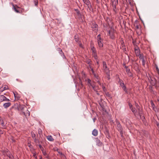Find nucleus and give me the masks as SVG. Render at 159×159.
<instances>
[{
	"label": "nucleus",
	"mask_w": 159,
	"mask_h": 159,
	"mask_svg": "<svg viewBox=\"0 0 159 159\" xmlns=\"http://www.w3.org/2000/svg\"><path fill=\"white\" fill-rule=\"evenodd\" d=\"M116 79L118 83L120 84V86L123 89H125L126 86L125 85L124 82L122 80H121L119 77L118 75H116Z\"/></svg>",
	"instance_id": "nucleus-1"
},
{
	"label": "nucleus",
	"mask_w": 159,
	"mask_h": 159,
	"mask_svg": "<svg viewBox=\"0 0 159 159\" xmlns=\"http://www.w3.org/2000/svg\"><path fill=\"white\" fill-rule=\"evenodd\" d=\"M92 30L93 32L97 33L98 30V25L95 22H93L91 25Z\"/></svg>",
	"instance_id": "nucleus-2"
},
{
	"label": "nucleus",
	"mask_w": 159,
	"mask_h": 159,
	"mask_svg": "<svg viewBox=\"0 0 159 159\" xmlns=\"http://www.w3.org/2000/svg\"><path fill=\"white\" fill-rule=\"evenodd\" d=\"M97 39L99 47L102 48L103 47V40L101 37L100 34H99L97 36Z\"/></svg>",
	"instance_id": "nucleus-3"
},
{
	"label": "nucleus",
	"mask_w": 159,
	"mask_h": 159,
	"mask_svg": "<svg viewBox=\"0 0 159 159\" xmlns=\"http://www.w3.org/2000/svg\"><path fill=\"white\" fill-rule=\"evenodd\" d=\"M85 81L87 82V84L89 86V88L90 89H94V83L93 81H92L89 79H86Z\"/></svg>",
	"instance_id": "nucleus-4"
},
{
	"label": "nucleus",
	"mask_w": 159,
	"mask_h": 159,
	"mask_svg": "<svg viewBox=\"0 0 159 159\" xmlns=\"http://www.w3.org/2000/svg\"><path fill=\"white\" fill-rule=\"evenodd\" d=\"M117 126L118 130L120 132V134L121 135V137H122L123 136V129L120 123H118L117 124Z\"/></svg>",
	"instance_id": "nucleus-5"
},
{
	"label": "nucleus",
	"mask_w": 159,
	"mask_h": 159,
	"mask_svg": "<svg viewBox=\"0 0 159 159\" xmlns=\"http://www.w3.org/2000/svg\"><path fill=\"white\" fill-rule=\"evenodd\" d=\"M115 32L116 31L113 29H111L108 31V33L111 39H115V36L114 34Z\"/></svg>",
	"instance_id": "nucleus-6"
},
{
	"label": "nucleus",
	"mask_w": 159,
	"mask_h": 159,
	"mask_svg": "<svg viewBox=\"0 0 159 159\" xmlns=\"http://www.w3.org/2000/svg\"><path fill=\"white\" fill-rule=\"evenodd\" d=\"M148 79L151 84L152 85H154L156 83V80L154 78L152 77H149Z\"/></svg>",
	"instance_id": "nucleus-7"
},
{
	"label": "nucleus",
	"mask_w": 159,
	"mask_h": 159,
	"mask_svg": "<svg viewBox=\"0 0 159 159\" xmlns=\"http://www.w3.org/2000/svg\"><path fill=\"white\" fill-rule=\"evenodd\" d=\"M13 93L15 99L16 100H19L21 97V94L16 91L13 92Z\"/></svg>",
	"instance_id": "nucleus-8"
},
{
	"label": "nucleus",
	"mask_w": 159,
	"mask_h": 159,
	"mask_svg": "<svg viewBox=\"0 0 159 159\" xmlns=\"http://www.w3.org/2000/svg\"><path fill=\"white\" fill-rule=\"evenodd\" d=\"M135 106L137 107V108L138 109V115H139L140 117H141V116H143V117H144L143 116L142 112L140 110L138 105L137 104H135Z\"/></svg>",
	"instance_id": "nucleus-9"
},
{
	"label": "nucleus",
	"mask_w": 159,
	"mask_h": 159,
	"mask_svg": "<svg viewBox=\"0 0 159 159\" xmlns=\"http://www.w3.org/2000/svg\"><path fill=\"white\" fill-rule=\"evenodd\" d=\"M135 52L136 56L137 57H139L140 54V49L138 47H137V48H135Z\"/></svg>",
	"instance_id": "nucleus-10"
},
{
	"label": "nucleus",
	"mask_w": 159,
	"mask_h": 159,
	"mask_svg": "<svg viewBox=\"0 0 159 159\" xmlns=\"http://www.w3.org/2000/svg\"><path fill=\"white\" fill-rule=\"evenodd\" d=\"M94 75V77L96 78V81L98 83V84L100 85H101V83L99 81V76L97 75L95 73L93 75Z\"/></svg>",
	"instance_id": "nucleus-11"
},
{
	"label": "nucleus",
	"mask_w": 159,
	"mask_h": 159,
	"mask_svg": "<svg viewBox=\"0 0 159 159\" xmlns=\"http://www.w3.org/2000/svg\"><path fill=\"white\" fill-rule=\"evenodd\" d=\"M12 5L14 10L17 13H20L19 11L17 9V8H19L18 6L16 5H14L13 4H12Z\"/></svg>",
	"instance_id": "nucleus-12"
},
{
	"label": "nucleus",
	"mask_w": 159,
	"mask_h": 159,
	"mask_svg": "<svg viewBox=\"0 0 159 159\" xmlns=\"http://www.w3.org/2000/svg\"><path fill=\"white\" fill-rule=\"evenodd\" d=\"M11 104L10 102L5 103L3 104V106L5 108H7L8 107H9Z\"/></svg>",
	"instance_id": "nucleus-13"
},
{
	"label": "nucleus",
	"mask_w": 159,
	"mask_h": 159,
	"mask_svg": "<svg viewBox=\"0 0 159 159\" xmlns=\"http://www.w3.org/2000/svg\"><path fill=\"white\" fill-rule=\"evenodd\" d=\"M130 109L132 111V112L135 116L136 115H138V113L137 114V111L136 109L134 108H133V107H130Z\"/></svg>",
	"instance_id": "nucleus-14"
},
{
	"label": "nucleus",
	"mask_w": 159,
	"mask_h": 159,
	"mask_svg": "<svg viewBox=\"0 0 159 159\" xmlns=\"http://www.w3.org/2000/svg\"><path fill=\"white\" fill-rule=\"evenodd\" d=\"M96 143L97 145L99 146H101L102 145V143L98 139V138H97L96 140Z\"/></svg>",
	"instance_id": "nucleus-15"
},
{
	"label": "nucleus",
	"mask_w": 159,
	"mask_h": 159,
	"mask_svg": "<svg viewBox=\"0 0 159 159\" xmlns=\"http://www.w3.org/2000/svg\"><path fill=\"white\" fill-rule=\"evenodd\" d=\"M58 51L59 52V53L61 54V56L63 58H65V56L64 53L62 52L61 49L60 48H59L58 49Z\"/></svg>",
	"instance_id": "nucleus-16"
},
{
	"label": "nucleus",
	"mask_w": 159,
	"mask_h": 159,
	"mask_svg": "<svg viewBox=\"0 0 159 159\" xmlns=\"http://www.w3.org/2000/svg\"><path fill=\"white\" fill-rule=\"evenodd\" d=\"M47 139L50 141L53 142L54 141V139L53 138L51 135H48L46 136Z\"/></svg>",
	"instance_id": "nucleus-17"
},
{
	"label": "nucleus",
	"mask_w": 159,
	"mask_h": 159,
	"mask_svg": "<svg viewBox=\"0 0 159 159\" xmlns=\"http://www.w3.org/2000/svg\"><path fill=\"white\" fill-rule=\"evenodd\" d=\"M91 50L92 52V54L97 53V51L96 48L93 46H91Z\"/></svg>",
	"instance_id": "nucleus-18"
},
{
	"label": "nucleus",
	"mask_w": 159,
	"mask_h": 159,
	"mask_svg": "<svg viewBox=\"0 0 159 159\" xmlns=\"http://www.w3.org/2000/svg\"><path fill=\"white\" fill-rule=\"evenodd\" d=\"M23 113L26 117L29 116H30V112L27 110L25 111V112H23Z\"/></svg>",
	"instance_id": "nucleus-19"
},
{
	"label": "nucleus",
	"mask_w": 159,
	"mask_h": 159,
	"mask_svg": "<svg viewBox=\"0 0 159 159\" xmlns=\"http://www.w3.org/2000/svg\"><path fill=\"white\" fill-rule=\"evenodd\" d=\"M98 134V130L94 129L92 131V134L94 136H96Z\"/></svg>",
	"instance_id": "nucleus-20"
},
{
	"label": "nucleus",
	"mask_w": 159,
	"mask_h": 159,
	"mask_svg": "<svg viewBox=\"0 0 159 159\" xmlns=\"http://www.w3.org/2000/svg\"><path fill=\"white\" fill-rule=\"evenodd\" d=\"M0 124H1L2 125V129H5L6 127V125L3 122V120H2L0 122Z\"/></svg>",
	"instance_id": "nucleus-21"
},
{
	"label": "nucleus",
	"mask_w": 159,
	"mask_h": 159,
	"mask_svg": "<svg viewBox=\"0 0 159 159\" xmlns=\"http://www.w3.org/2000/svg\"><path fill=\"white\" fill-rule=\"evenodd\" d=\"M37 135L38 137H39V138H36L34 139V142L36 144V146H37V145H37V142L40 139V137H38V134H37Z\"/></svg>",
	"instance_id": "nucleus-22"
},
{
	"label": "nucleus",
	"mask_w": 159,
	"mask_h": 159,
	"mask_svg": "<svg viewBox=\"0 0 159 159\" xmlns=\"http://www.w3.org/2000/svg\"><path fill=\"white\" fill-rule=\"evenodd\" d=\"M42 153L43 155L46 158H47L48 159H50V157L49 155L45 151L44 152H43Z\"/></svg>",
	"instance_id": "nucleus-23"
},
{
	"label": "nucleus",
	"mask_w": 159,
	"mask_h": 159,
	"mask_svg": "<svg viewBox=\"0 0 159 159\" xmlns=\"http://www.w3.org/2000/svg\"><path fill=\"white\" fill-rule=\"evenodd\" d=\"M2 89H9V88L8 86L6 85H3L1 88Z\"/></svg>",
	"instance_id": "nucleus-24"
},
{
	"label": "nucleus",
	"mask_w": 159,
	"mask_h": 159,
	"mask_svg": "<svg viewBox=\"0 0 159 159\" xmlns=\"http://www.w3.org/2000/svg\"><path fill=\"white\" fill-rule=\"evenodd\" d=\"M83 1L87 5H88V4H89L90 3L89 0H83Z\"/></svg>",
	"instance_id": "nucleus-25"
},
{
	"label": "nucleus",
	"mask_w": 159,
	"mask_h": 159,
	"mask_svg": "<svg viewBox=\"0 0 159 159\" xmlns=\"http://www.w3.org/2000/svg\"><path fill=\"white\" fill-rule=\"evenodd\" d=\"M103 67L105 70H106L107 68L106 63L105 61H103L102 62Z\"/></svg>",
	"instance_id": "nucleus-26"
},
{
	"label": "nucleus",
	"mask_w": 159,
	"mask_h": 159,
	"mask_svg": "<svg viewBox=\"0 0 159 159\" xmlns=\"http://www.w3.org/2000/svg\"><path fill=\"white\" fill-rule=\"evenodd\" d=\"M120 48L124 52H126L127 50L125 48V45L121 46Z\"/></svg>",
	"instance_id": "nucleus-27"
},
{
	"label": "nucleus",
	"mask_w": 159,
	"mask_h": 159,
	"mask_svg": "<svg viewBox=\"0 0 159 159\" xmlns=\"http://www.w3.org/2000/svg\"><path fill=\"white\" fill-rule=\"evenodd\" d=\"M98 103H99V105L103 109H104V105L102 103V101L101 100L99 101H98Z\"/></svg>",
	"instance_id": "nucleus-28"
},
{
	"label": "nucleus",
	"mask_w": 159,
	"mask_h": 159,
	"mask_svg": "<svg viewBox=\"0 0 159 159\" xmlns=\"http://www.w3.org/2000/svg\"><path fill=\"white\" fill-rule=\"evenodd\" d=\"M87 6L90 11H91V10L92 11H93V9L92 7V6L91 4L90 3H89V4H88V5H87Z\"/></svg>",
	"instance_id": "nucleus-29"
},
{
	"label": "nucleus",
	"mask_w": 159,
	"mask_h": 159,
	"mask_svg": "<svg viewBox=\"0 0 159 159\" xmlns=\"http://www.w3.org/2000/svg\"><path fill=\"white\" fill-rule=\"evenodd\" d=\"M31 135H32V138H33V139L34 138H36V135L35 134H34V132H33L32 131L31 132Z\"/></svg>",
	"instance_id": "nucleus-30"
},
{
	"label": "nucleus",
	"mask_w": 159,
	"mask_h": 159,
	"mask_svg": "<svg viewBox=\"0 0 159 159\" xmlns=\"http://www.w3.org/2000/svg\"><path fill=\"white\" fill-rule=\"evenodd\" d=\"M74 39L76 42L78 43L80 42L79 41V38L77 36H75Z\"/></svg>",
	"instance_id": "nucleus-31"
},
{
	"label": "nucleus",
	"mask_w": 159,
	"mask_h": 159,
	"mask_svg": "<svg viewBox=\"0 0 159 159\" xmlns=\"http://www.w3.org/2000/svg\"><path fill=\"white\" fill-rule=\"evenodd\" d=\"M4 96L2 95L0 96V101L2 102L4 101Z\"/></svg>",
	"instance_id": "nucleus-32"
},
{
	"label": "nucleus",
	"mask_w": 159,
	"mask_h": 159,
	"mask_svg": "<svg viewBox=\"0 0 159 159\" xmlns=\"http://www.w3.org/2000/svg\"><path fill=\"white\" fill-rule=\"evenodd\" d=\"M105 95L107 97L109 98H111V95L109 93L105 92Z\"/></svg>",
	"instance_id": "nucleus-33"
},
{
	"label": "nucleus",
	"mask_w": 159,
	"mask_h": 159,
	"mask_svg": "<svg viewBox=\"0 0 159 159\" xmlns=\"http://www.w3.org/2000/svg\"><path fill=\"white\" fill-rule=\"evenodd\" d=\"M150 102H151V106H152V109H154V108L155 107V104H154V103H153V101L152 100H151L150 101Z\"/></svg>",
	"instance_id": "nucleus-34"
},
{
	"label": "nucleus",
	"mask_w": 159,
	"mask_h": 159,
	"mask_svg": "<svg viewBox=\"0 0 159 159\" xmlns=\"http://www.w3.org/2000/svg\"><path fill=\"white\" fill-rule=\"evenodd\" d=\"M58 149H57V151L58 153L61 156V157H65V155L63 154L62 152L59 151H58Z\"/></svg>",
	"instance_id": "nucleus-35"
},
{
	"label": "nucleus",
	"mask_w": 159,
	"mask_h": 159,
	"mask_svg": "<svg viewBox=\"0 0 159 159\" xmlns=\"http://www.w3.org/2000/svg\"><path fill=\"white\" fill-rule=\"evenodd\" d=\"M38 134H39V137H41V134L42 133V131L40 129H39L38 130Z\"/></svg>",
	"instance_id": "nucleus-36"
},
{
	"label": "nucleus",
	"mask_w": 159,
	"mask_h": 159,
	"mask_svg": "<svg viewBox=\"0 0 159 159\" xmlns=\"http://www.w3.org/2000/svg\"><path fill=\"white\" fill-rule=\"evenodd\" d=\"M139 57V59L142 60L144 59L143 56V54H140Z\"/></svg>",
	"instance_id": "nucleus-37"
},
{
	"label": "nucleus",
	"mask_w": 159,
	"mask_h": 159,
	"mask_svg": "<svg viewBox=\"0 0 159 159\" xmlns=\"http://www.w3.org/2000/svg\"><path fill=\"white\" fill-rule=\"evenodd\" d=\"M118 4H116V3H115V2H112L111 4V6L113 7H114L115 8L116 7V5Z\"/></svg>",
	"instance_id": "nucleus-38"
},
{
	"label": "nucleus",
	"mask_w": 159,
	"mask_h": 159,
	"mask_svg": "<svg viewBox=\"0 0 159 159\" xmlns=\"http://www.w3.org/2000/svg\"><path fill=\"white\" fill-rule=\"evenodd\" d=\"M7 155L9 157V159H12L13 158V156L10 154H7Z\"/></svg>",
	"instance_id": "nucleus-39"
},
{
	"label": "nucleus",
	"mask_w": 159,
	"mask_h": 159,
	"mask_svg": "<svg viewBox=\"0 0 159 159\" xmlns=\"http://www.w3.org/2000/svg\"><path fill=\"white\" fill-rule=\"evenodd\" d=\"M93 57L95 59H97L98 58V57L97 55V53L92 54Z\"/></svg>",
	"instance_id": "nucleus-40"
},
{
	"label": "nucleus",
	"mask_w": 159,
	"mask_h": 159,
	"mask_svg": "<svg viewBox=\"0 0 159 159\" xmlns=\"http://www.w3.org/2000/svg\"><path fill=\"white\" fill-rule=\"evenodd\" d=\"M77 17L79 19H81L82 18V14L80 13V12L79 14L77 15Z\"/></svg>",
	"instance_id": "nucleus-41"
},
{
	"label": "nucleus",
	"mask_w": 159,
	"mask_h": 159,
	"mask_svg": "<svg viewBox=\"0 0 159 159\" xmlns=\"http://www.w3.org/2000/svg\"><path fill=\"white\" fill-rule=\"evenodd\" d=\"M121 46H122L123 45H125L124 42L123 40L122 39H121Z\"/></svg>",
	"instance_id": "nucleus-42"
},
{
	"label": "nucleus",
	"mask_w": 159,
	"mask_h": 159,
	"mask_svg": "<svg viewBox=\"0 0 159 159\" xmlns=\"http://www.w3.org/2000/svg\"><path fill=\"white\" fill-rule=\"evenodd\" d=\"M128 75L130 77H132L133 76V75L132 73L130 72L127 73Z\"/></svg>",
	"instance_id": "nucleus-43"
},
{
	"label": "nucleus",
	"mask_w": 159,
	"mask_h": 159,
	"mask_svg": "<svg viewBox=\"0 0 159 159\" xmlns=\"http://www.w3.org/2000/svg\"><path fill=\"white\" fill-rule=\"evenodd\" d=\"M11 140V141L12 142H16V140L15 139H14V137H12L10 139Z\"/></svg>",
	"instance_id": "nucleus-44"
},
{
	"label": "nucleus",
	"mask_w": 159,
	"mask_h": 159,
	"mask_svg": "<svg viewBox=\"0 0 159 159\" xmlns=\"http://www.w3.org/2000/svg\"><path fill=\"white\" fill-rule=\"evenodd\" d=\"M74 10L76 11L77 15L79 14L80 13V11L78 10V9H74Z\"/></svg>",
	"instance_id": "nucleus-45"
},
{
	"label": "nucleus",
	"mask_w": 159,
	"mask_h": 159,
	"mask_svg": "<svg viewBox=\"0 0 159 159\" xmlns=\"http://www.w3.org/2000/svg\"><path fill=\"white\" fill-rule=\"evenodd\" d=\"M135 28L136 29H139V25H134Z\"/></svg>",
	"instance_id": "nucleus-46"
},
{
	"label": "nucleus",
	"mask_w": 159,
	"mask_h": 159,
	"mask_svg": "<svg viewBox=\"0 0 159 159\" xmlns=\"http://www.w3.org/2000/svg\"><path fill=\"white\" fill-rule=\"evenodd\" d=\"M4 101H6V102H7V101H10L9 99L7 98L6 97H5L4 96Z\"/></svg>",
	"instance_id": "nucleus-47"
},
{
	"label": "nucleus",
	"mask_w": 159,
	"mask_h": 159,
	"mask_svg": "<svg viewBox=\"0 0 159 159\" xmlns=\"http://www.w3.org/2000/svg\"><path fill=\"white\" fill-rule=\"evenodd\" d=\"M28 145L30 148H32V146L30 142L28 143Z\"/></svg>",
	"instance_id": "nucleus-48"
},
{
	"label": "nucleus",
	"mask_w": 159,
	"mask_h": 159,
	"mask_svg": "<svg viewBox=\"0 0 159 159\" xmlns=\"http://www.w3.org/2000/svg\"><path fill=\"white\" fill-rule=\"evenodd\" d=\"M142 65L143 66H144L145 65V60L144 59H143L142 60Z\"/></svg>",
	"instance_id": "nucleus-49"
},
{
	"label": "nucleus",
	"mask_w": 159,
	"mask_h": 159,
	"mask_svg": "<svg viewBox=\"0 0 159 159\" xmlns=\"http://www.w3.org/2000/svg\"><path fill=\"white\" fill-rule=\"evenodd\" d=\"M126 71L127 72V73H129V72H130V70L128 68H127V69H126Z\"/></svg>",
	"instance_id": "nucleus-50"
},
{
	"label": "nucleus",
	"mask_w": 159,
	"mask_h": 159,
	"mask_svg": "<svg viewBox=\"0 0 159 159\" xmlns=\"http://www.w3.org/2000/svg\"><path fill=\"white\" fill-rule=\"evenodd\" d=\"M4 130L0 129V134H3L4 133Z\"/></svg>",
	"instance_id": "nucleus-51"
},
{
	"label": "nucleus",
	"mask_w": 159,
	"mask_h": 159,
	"mask_svg": "<svg viewBox=\"0 0 159 159\" xmlns=\"http://www.w3.org/2000/svg\"><path fill=\"white\" fill-rule=\"evenodd\" d=\"M42 143V142L40 140V139L37 142V145L40 144Z\"/></svg>",
	"instance_id": "nucleus-52"
},
{
	"label": "nucleus",
	"mask_w": 159,
	"mask_h": 159,
	"mask_svg": "<svg viewBox=\"0 0 159 159\" xmlns=\"http://www.w3.org/2000/svg\"><path fill=\"white\" fill-rule=\"evenodd\" d=\"M80 46V47H81L82 48H83V46H82V44L80 43V42H79L78 43Z\"/></svg>",
	"instance_id": "nucleus-53"
},
{
	"label": "nucleus",
	"mask_w": 159,
	"mask_h": 159,
	"mask_svg": "<svg viewBox=\"0 0 159 159\" xmlns=\"http://www.w3.org/2000/svg\"><path fill=\"white\" fill-rule=\"evenodd\" d=\"M38 3V1L37 0L36 1H34V4L35 6H37Z\"/></svg>",
	"instance_id": "nucleus-54"
},
{
	"label": "nucleus",
	"mask_w": 159,
	"mask_h": 159,
	"mask_svg": "<svg viewBox=\"0 0 159 159\" xmlns=\"http://www.w3.org/2000/svg\"><path fill=\"white\" fill-rule=\"evenodd\" d=\"M40 149L41 150L42 153L43 152H44V151H45L44 150V148L43 147H42V148H40Z\"/></svg>",
	"instance_id": "nucleus-55"
},
{
	"label": "nucleus",
	"mask_w": 159,
	"mask_h": 159,
	"mask_svg": "<svg viewBox=\"0 0 159 159\" xmlns=\"http://www.w3.org/2000/svg\"><path fill=\"white\" fill-rule=\"evenodd\" d=\"M115 2L116 4H118V0H113L112 2Z\"/></svg>",
	"instance_id": "nucleus-56"
},
{
	"label": "nucleus",
	"mask_w": 159,
	"mask_h": 159,
	"mask_svg": "<svg viewBox=\"0 0 159 159\" xmlns=\"http://www.w3.org/2000/svg\"><path fill=\"white\" fill-rule=\"evenodd\" d=\"M80 83L81 85L82 86H83V84H82V81H81V80H80Z\"/></svg>",
	"instance_id": "nucleus-57"
},
{
	"label": "nucleus",
	"mask_w": 159,
	"mask_h": 159,
	"mask_svg": "<svg viewBox=\"0 0 159 159\" xmlns=\"http://www.w3.org/2000/svg\"><path fill=\"white\" fill-rule=\"evenodd\" d=\"M91 71H92V73H93V75H94V74H95V73H94V71H93V68H92V69H91Z\"/></svg>",
	"instance_id": "nucleus-58"
},
{
	"label": "nucleus",
	"mask_w": 159,
	"mask_h": 159,
	"mask_svg": "<svg viewBox=\"0 0 159 159\" xmlns=\"http://www.w3.org/2000/svg\"><path fill=\"white\" fill-rule=\"evenodd\" d=\"M156 70L158 72H159V70L157 67H157H156Z\"/></svg>",
	"instance_id": "nucleus-59"
},
{
	"label": "nucleus",
	"mask_w": 159,
	"mask_h": 159,
	"mask_svg": "<svg viewBox=\"0 0 159 159\" xmlns=\"http://www.w3.org/2000/svg\"><path fill=\"white\" fill-rule=\"evenodd\" d=\"M37 146H39V148H42L43 147L41 146V144H38V145H37Z\"/></svg>",
	"instance_id": "nucleus-60"
},
{
	"label": "nucleus",
	"mask_w": 159,
	"mask_h": 159,
	"mask_svg": "<svg viewBox=\"0 0 159 159\" xmlns=\"http://www.w3.org/2000/svg\"><path fill=\"white\" fill-rule=\"evenodd\" d=\"M113 11L115 12H116V7L115 8H114V7H113Z\"/></svg>",
	"instance_id": "nucleus-61"
},
{
	"label": "nucleus",
	"mask_w": 159,
	"mask_h": 159,
	"mask_svg": "<svg viewBox=\"0 0 159 159\" xmlns=\"http://www.w3.org/2000/svg\"><path fill=\"white\" fill-rule=\"evenodd\" d=\"M124 67L126 69L127 68H128V67L126 65H125V64L124 65Z\"/></svg>",
	"instance_id": "nucleus-62"
},
{
	"label": "nucleus",
	"mask_w": 159,
	"mask_h": 159,
	"mask_svg": "<svg viewBox=\"0 0 159 159\" xmlns=\"http://www.w3.org/2000/svg\"><path fill=\"white\" fill-rule=\"evenodd\" d=\"M129 106L130 108V107H133L132 105L131 104H129Z\"/></svg>",
	"instance_id": "nucleus-63"
},
{
	"label": "nucleus",
	"mask_w": 159,
	"mask_h": 159,
	"mask_svg": "<svg viewBox=\"0 0 159 159\" xmlns=\"http://www.w3.org/2000/svg\"><path fill=\"white\" fill-rule=\"evenodd\" d=\"M39 159H43L42 156H39Z\"/></svg>",
	"instance_id": "nucleus-64"
}]
</instances>
